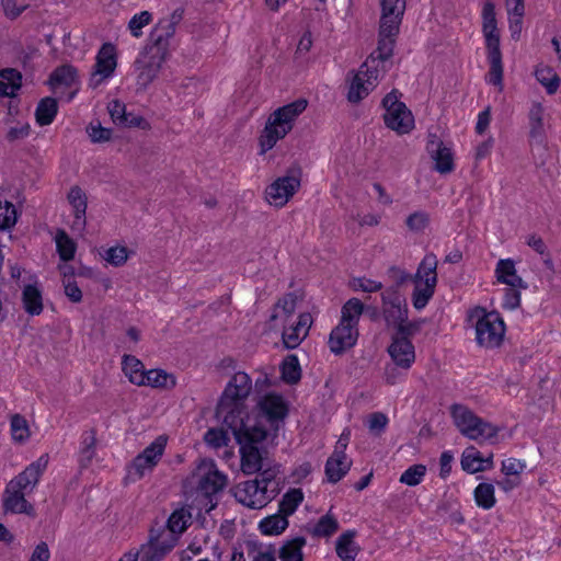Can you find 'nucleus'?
Masks as SVG:
<instances>
[{
  "label": "nucleus",
  "mask_w": 561,
  "mask_h": 561,
  "mask_svg": "<svg viewBox=\"0 0 561 561\" xmlns=\"http://www.w3.org/2000/svg\"><path fill=\"white\" fill-rule=\"evenodd\" d=\"M58 101L51 96L39 100L35 108V119L39 126L50 125L58 114Z\"/></svg>",
  "instance_id": "nucleus-30"
},
{
  "label": "nucleus",
  "mask_w": 561,
  "mask_h": 561,
  "mask_svg": "<svg viewBox=\"0 0 561 561\" xmlns=\"http://www.w3.org/2000/svg\"><path fill=\"white\" fill-rule=\"evenodd\" d=\"M304 501L301 489L288 490L279 501L278 512L288 519Z\"/></svg>",
  "instance_id": "nucleus-38"
},
{
  "label": "nucleus",
  "mask_w": 561,
  "mask_h": 561,
  "mask_svg": "<svg viewBox=\"0 0 561 561\" xmlns=\"http://www.w3.org/2000/svg\"><path fill=\"white\" fill-rule=\"evenodd\" d=\"M169 50V44L164 43L157 33H150L148 43L134 62L137 75V84L142 89L157 78Z\"/></svg>",
  "instance_id": "nucleus-3"
},
{
  "label": "nucleus",
  "mask_w": 561,
  "mask_h": 561,
  "mask_svg": "<svg viewBox=\"0 0 561 561\" xmlns=\"http://www.w3.org/2000/svg\"><path fill=\"white\" fill-rule=\"evenodd\" d=\"M381 32L398 35L407 9V0H380Z\"/></svg>",
  "instance_id": "nucleus-13"
},
{
  "label": "nucleus",
  "mask_w": 561,
  "mask_h": 561,
  "mask_svg": "<svg viewBox=\"0 0 561 561\" xmlns=\"http://www.w3.org/2000/svg\"><path fill=\"white\" fill-rule=\"evenodd\" d=\"M204 440L214 448L227 446L230 438L224 428H209L204 436Z\"/></svg>",
  "instance_id": "nucleus-56"
},
{
  "label": "nucleus",
  "mask_w": 561,
  "mask_h": 561,
  "mask_svg": "<svg viewBox=\"0 0 561 561\" xmlns=\"http://www.w3.org/2000/svg\"><path fill=\"white\" fill-rule=\"evenodd\" d=\"M373 89L374 87L368 85L360 73H356L351 82L347 100L351 103H358L366 98Z\"/></svg>",
  "instance_id": "nucleus-45"
},
{
  "label": "nucleus",
  "mask_w": 561,
  "mask_h": 561,
  "mask_svg": "<svg viewBox=\"0 0 561 561\" xmlns=\"http://www.w3.org/2000/svg\"><path fill=\"white\" fill-rule=\"evenodd\" d=\"M352 460L342 450H334L333 454L327 459L324 466V473L328 482L335 484L341 481L350 471Z\"/></svg>",
  "instance_id": "nucleus-21"
},
{
  "label": "nucleus",
  "mask_w": 561,
  "mask_h": 561,
  "mask_svg": "<svg viewBox=\"0 0 561 561\" xmlns=\"http://www.w3.org/2000/svg\"><path fill=\"white\" fill-rule=\"evenodd\" d=\"M302 170L300 165L293 164L286 174L277 178L265 188V199L268 204L283 207L298 192L301 185Z\"/></svg>",
  "instance_id": "nucleus-7"
},
{
  "label": "nucleus",
  "mask_w": 561,
  "mask_h": 561,
  "mask_svg": "<svg viewBox=\"0 0 561 561\" xmlns=\"http://www.w3.org/2000/svg\"><path fill=\"white\" fill-rule=\"evenodd\" d=\"M388 424V417L382 412H374L369 416L368 427L371 433L379 436L385 432Z\"/></svg>",
  "instance_id": "nucleus-64"
},
{
  "label": "nucleus",
  "mask_w": 561,
  "mask_h": 561,
  "mask_svg": "<svg viewBox=\"0 0 561 561\" xmlns=\"http://www.w3.org/2000/svg\"><path fill=\"white\" fill-rule=\"evenodd\" d=\"M378 60H376L373 57H368L365 62L360 66L359 71L357 73H360V76L366 80L368 85L376 87L379 70L375 64Z\"/></svg>",
  "instance_id": "nucleus-57"
},
{
  "label": "nucleus",
  "mask_w": 561,
  "mask_h": 561,
  "mask_svg": "<svg viewBox=\"0 0 561 561\" xmlns=\"http://www.w3.org/2000/svg\"><path fill=\"white\" fill-rule=\"evenodd\" d=\"M426 474V466L416 463L410 466L400 477L399 481L409 486L419 485Z\"/></svg>",
  "instance_id": "nucleus-50"
},
{
  "label": "nucleus",
  "mask_w": 561,
  "mask_h": 561,
  "mask_svg": "<svg viewBox=\"0 0 561 561\" xmlns=\"http://www.w3.org/2000/svg\"><path fill=\"white\" fill-rule=\"evenodd\" d=\"M288 519L279 512L267 517H264L259 523V530L266 536H278L283 534L288 527Z\"/></svg>",
  "instance_id": "nucleus-35"
},
{
  "label": "nucleus",
  "mask_w": 561,
  "mask_h": 561,
  "mask_svg": "<svg viewBox=\"0 0 561 561\" xmlns=\"http://www.w3.org/2000/svg\"><path fill=\"white\" fill-rule=\"evenodd\" d=\"M357 531L348 529L341 534L335 541V552L342 561H355L360 548L355 542Z\"/></svg>",
  "instance_id": "nucleus-25"
},
{
  "label": "nucleus",
  "mask_w": 561,
  "mask_h": 561,
  "mask_svg": "<svg viewBox=\"0 0 561 561\" xmlns=\"http://www.w3.org/2000/svg\"><path fill=\"white\" fill-rule=\"evenodd\" d=\"M184 9L178 8L171 14V20L163 23H159L151 33H157L158 36H161L164 43L169 44V39L175 33V25L183 19Z\"/></svg>",
  "instance_id": "nucleus-44"
},
{
  "label": "nucleus",
  "mask_w": 561,
  "mask_h": 561,
  "mask_svg": "<svg viewBox=\"0 0 561 561\" xmlns=\"http://www.w3.org/2000/svg\"><path fill=\"white\" fill-rule=\"evenodd\" d=\"M405 225L410 231L423 232L430 225V215L424 210L414 211L407 217Z\"/></svg>",
  "instance_id": "nucleus-52"
},
{
  "label": "nucleus",
  "mask_w": 561,
  "mask_h": 561,
  "mask_svg": "<svg viewBox=\"0 0 561 561\" xmlns=\"http://www.w3.org/2000/svg\"><path fill=\"white\" fill-rule=\"evenodd\" d=\"M23 85L22 72L15 68L0 69V98H15Z\"/></svg>",
  "instance_id": "nucleus-23"
},
{
  "label": "nucleus",
  "mask_w": 561,
  "mask_h": 561,
  "mask_svg": "<svg viewBox=\"0 0 561 561\" xmlns=\"http://www.w3.org/2000/svg\"><path fill=\"white\" fill-rule=\"evenodd\" d=\"M122 368L131 383L142 386L147 370L141 360L134 355L125 354L122 359Z\"/></svg>",
  "instance_id": "nucleus-31"
},
{
  "label": "nucleus",
  "mask_w": 561,
  "mask_h": 561,
  "mask_svg": "<svg viewBox=\"0 0 561 561\" xmlns=\"http://www.w3.org/2000/svg\"><path fill=\"white\" fill-rule=\"evenodd\" d=\"M48 465V455H42L37 460L31 462L22 472L15 476L8 484V492L16 489L21 492H31L38 483L42 474Z\"/></svg>",
  "instance_id": "nucleus-12"
},
{
  "label": "nucleus",
  "mask_w": 561,
  "mask_h": 561,
  "mask_svg": "<svg viewBox=\"0 0 561 561\" xmlns=\"http://www.w3.org/2000/svg\"><path fill=\"white\" fill-rule=\"evenodd\" d=\"M364 310L365 305L358 298H351L342 306L341 321L358 328L359 318Z\"/></svg>",
  "instance_id": "nucleus-39"
},
{
  "label": "nucleus",
  "mask_w": 561,
  "mask_h": 561,
  "mask_svg": "<svg viewBox=\"0 0 561 561\" xmlns=\"http://www.w3.org/2000/svg\"><path fill=\"white\" fill-rule=\"evenodd\" d=\"M409 368H402L397 363H389L385 366L383 379L387 385L393 386L399 382L408 371Z\"/></svg>",
  "instance_id": "nucleus-58"
},
{
  "label": "nucleus",
  "mask_w": 561,
  "mask_h": 561,
  "mask_svg": "<svg viewBox=\"0 0 561 561\" xmlns=\"http://www.w3.org/2000/svg\"><path fill=\"white\" fill-rule=\"evenodd\" d=\"M23 308L30 316H39L43 312V296L36 285H25L22 291Z\"/></svg>",
  "instance_id": "nucleus-29"
},
{
  "label": "nucleus",
  "mask_w": 561,
  "mask_h": 561,
  "mask_svg": "<svg viewBox=\"0 0 561 561\" xmlns=\"http://www.w3.org/2000/svg\"><path fill=\"white\" fill-rule=\"evenodd\" d=\"M87 133L94 144H102L111 140L113 130L107 127H103L98 121L96 124L90 123L87 127Z\"/></svg>",
  "instance_id": "nucleus-54"
},
{
  "label": "nucleus",
  "mask_w": 561,
  "mask_h": 561,
  "mask_svg": "<svg viewBox=\"0 0 561 561\" xmlns=\"http://www.w3.org/2000/svg\"><path fill=\"white\" fill-rule=\"evenodd\" d=\"M167 446V437L163 435L158 436L151 444H149L140 455L145 458H149L156 463L161 459Z\"/></svg>",
  "instance_id": "nucleus-53"
},
{
  "label": "nucleus",
  "mask_w": 561,
  "mask_h": 561,
  "mask_svg": "<svg viewBox=\"0 0 561 561\" xmlns=\"http://www.w3.org/2000/svg\"><path fill=\"white\" fill-rule=\"evenodd\" d=\"M482 33L485 41L486 59L490 65L485 76L489 84L503 89V61L501 51V37L495 16V5L486 1L482 9Z\"/></svg>",
  "instance_id": "nucleus-2"
},
{
  "label": "nucleus",
  "mask_w": 561,
  "mask_h": 561,
  "mask_svg": "<svg viewBox=\"0 0 561 561\" xmlns=\"http://www.w3.org/2000/svg\"><path fill=\"white\" fill-rule=\"evenodd\" d=\"M545 108L541 103L534 102L528 112L529 142L546 150V131L543 125Z\"/></svg>",
  "instance_id": "nucleus-17"
},
{
  "label": "nucleus",
  "mask_w": 561,
  "mask_h": 561,
  "mask_svg": "<svg viewBox=\"0 0 561 561\" xmlns=\"http://www.w3.org/2000/svg\"><path fill=\"white\" fill-rule=\"evenodd\" d=\"M388 353L393 363L402 368H410L415 359L414 345L410 339H402L393 335Z\"/></svg>",
  "instance_id": "nucleus-19"
},
{
  "label": "nucleus",
  "mask_w": 561,
  "mask_h": 561,
  "mask_svg": "<svg viewBox=\"0 0 561 561\" xmlns=\"http://www.w3.org/2000/svg\"><path fill=\"white\" fill-rule=\"evenodd\" d=\"M495 276L499 283L510 287L527 289L528 284L516 273L515 262L512 259H501L495 268Z\"/></svg>",
  "instance_id": "nucleus-22"
},
{
  "label": "nucleus",
  "mask_w": 561,
  "mask_h": 561,
  "mask_svg": "<svg viewBox=\"0 0 561 561\" xmlns=\"http://www.w3.org/2000/svg\"><path fill=\"white\" fill-rule=\"evenodd\" d=\"M450 411L457 428L469 439H492L497 436L499 428L496 426L485 422L467 407L455 403Z\"/></svg>",
  "instance_id": "nucleus-5"
},
{
  "label": "nucleus",
  "mask_w": 561,
  "mask_h": 561,
  "mask_svg": "<svg viewBox=\"0 0 561 561\" xmlns=\"http://www.w3.org/2000/svg\"><path fill=\"white\" fill-rule=\"evenodd\" d=\"M68 201L73 207V214L76 220H81L82 225L85 224L87 213V197L83 191L79 186H73L68 193Z\"/></svg>",
  "instance_id": "nucleus-42"
},
{
  "label": "nucleus",
  "mask_w": 561,
  "mask_h": 561,
  "mask_svg": "<svg viewBox=\"0 0 561 561\" xmlns=\"http://www.w3.org/2000/svg\"><path fill=\"white\" fill-rule=\"evenodd\" d=\"M104 259L114 266H122L128 259L126 247H112L105 251Z\"/></svg>",
  "instance_id": "nucleus-59"
},
{
  "label": "nucleus",
  "mask_w": 561,
  "mask_h": 561,
  "mask_svg": "<svg viewBox=\"0 0 561 561\" xmlns=\"http://www.w3.org/2000/svg\"><path fill=\"white\" fill-rule=\"evenodd\" d=\"M469 319H476V341L480 346L495 348L502 344L505 323L497 311L488 312L483 307H476L470 311Z\"/></svg>",
  "instance_id": "nucleus-4"
},
{
  "label": "nucleus",
  "mask_w": 561,
  "mask_h": 561,
  "mask_svg": "<svg viewBox=\"0 0 561 561\" xmlns=\"http://www.w3.org/2000/svg\"><path fill=\"white\" fill-rule=\"evenodd\" d=\"M473 497L478 507L491 510L496 503L494 485L488 482L479 483L473 491Z\"/></svg>",
  "instance_id": "nucleus-37"
},
{
  "label": "nucleus",
  "mask_w": 561,
  "mask_h": 561,
  "mask_svg": "<svg viewBox=\"0 0 561 561\" xmlns=\"http://www.w3.org/2000/svg\"><path fill=\"white\" fill-rule=\"evenodd\" d=\"M157 465L158 463L151 461L148 457L145 458L138 454L128 466L127 479L131 480L133 482L138 481L144 478L147 470H153Z\"/></svg>",
  "instance_id": "nucleus-43"
},
{
  "label": "nucleus",
  "mask_w": 561,
  "mask_h": 561,
  "mask_svg": "<svg viewBox=\"0 0 561 561\" xmlns=\"http://www.w3.org/2000/svg\"><path fill=\"white\" fill-rule=\"evenodd\" d=\"M116 66L115 45L110 42L102 44L95 57L94 71L91 75L89 85L95 89L104 79L113 76Z\"/></svg>",
  "instance_id": "nucleus-11"
},
{
  "label": "nucleus",
  "mask_w": 561,
  "mask_h": 561,
  "mask_svg": "<svg viewBox=\"0 0 561 561\" xmlns=\"http://www.w3.org/2000/svg\"><path fill=\"white\" fill-rule=\"evenodd\" d=\"M397 36L382 33L381 24L379 23L378 45L369 56L381 62L389 60L393 55Z\"/></svg>",
  "instance_id": "nucleus-36"
},
{
  "label": "nucleus",
  "mask_w": 561,
  "mask_h": 561,
  "mask_svg": "<svg viewBox=\"0 0 561 561\" xmlns=\"http://www.w3.org/2000/svg\"><path fill=\"white\" fill-rule=\"evenodd\" d=\"M436 268H437V259L434 253L426 254L417 266V270H420L422 272V275L424 277V283L426 282L427 278L430 279L433 276H435V278H437Z\"/></svg>",
  "instance_id": "nucleus-61"
},
{
  "label": "nucleus",
  "mask_w": 561,
  "mask_h": 561,
  "mask_svg": "<svg viewBox=\"0 0 561 561\" xmlns=\"http://www.w3.org/2000/svg\"><path fill=\"white\" fill-rule=\"evenodd\" d=\"M520 289L519 287H510L504 290V298L502 307L506 310H515L520 306Z\"/></svg>",
  "instance_id": "nucleus-63"
},
{
  "label": "nucleus",
  "mask_w": 561,
  "mask_h": 561,
  "mask_svg": "<svg viewBox=\"0 0 561 561\" xmlns=\"http://www.w3.org/2000/svg\"><path fill=\"white\" fill-rule=\"evenodd\" d=\"M280 378L287 385H296L301 379V367L299 359L295 354H288L284 357L279 366Z\"/></svg>",
  "instance_id": "nucleus-32"
},
{
  "label": "nucleus",
  "mask_w": 561,
  "mask_h": 561,
  "mask_svg": "<svg viewBox=\"0 0 561 561\" xmlns=\"http://www.w3.org/2000/svg\"><path fill=\"white\" fill-rule=\"evenodd\" d=\"M152 15L148 11H141L138 14H135L129 23L128 27L135 37L141 36V28L146 25H148L151 22Z\"/></svg>",
  "instance_id": "nucleus-60"
},
{
  "label": "nucleus",
  "mask_w": 561,
  "mask_h": 561,
  "mask_svg": "<svg viewBox=\"0 0 561 561\" xmlns=\"http://www.w3.org/2000/svg\"><path fill=\"white\" fill-rule=\"evenodd\" d=\"M78 82V69L69 64L56 67L48 77L46 84L51 91L58 87L70 88Z\"/></svg>",
  "instance_id": "nucleus-24"
},
{
  "label": "nucleus",
  "mask_w": 561,
  "mask_h": 561,
  "mask_svg": "<svg viewBox=\"0 0 561 561\" xmlns=\"http://www.w3.org/2000/svg\"><path fill=\"white\" fill-rule=\"evenodd\" d=\"M96 451V430L85 431L81 436L78 462L81 469L88 468Z\"/></svg>",
  "instance_id": "nucleus-28"
},
{
  "label": "nucleus",
  "mask_w": 561,
  "mask_h": 561,
  "mask_svg": "<svg viewBox=\"0 0 561 561\" xmlns=\"http://www.w3.org/2000/svg\"><path fill=\"white\" fill-rule=\"evenodd\" d=\"M55 241L59 259L64 262L73 260L77 244L65 230L57 231Z\"/></svg>",
  "instance_id": "nucleus-40"
},
{
  "label": "nucleus",
  "mask_w": 561,
  "mask_h": 561,
  "mask_svg": "<svg viewBox=\"0 0 561 561\" xmlns=\"http://www.w3.org/2000/svg\"><path fill=\"white\" fill-rule=\"evenodd\" d=\"M437 278L435 276L427 278L424 285L414 286L412 293V305L416 310H422L435 294Z\"/></svg>",
  "instance_id": "nucleus-33"
},
{
  "label": "nucleus",
  "mask_w": 561,
  "mask_h": 561,
  "mask_svg": "<svg viewBox=\"0 0 561 561\" xmlns=\"http://www.w3.org/2000/svg\"><path fill=\"white\" fill-rule=\"evenodd\" d=\"M359 333L358 328L350 323H343L340 320L339 324L331 331L329 336V347L334 355H342L347 350L355 346Z\"/></svg>",
  "instance_id": "nucleus-15"
},
{
  "label": "nucleus",
  "mask_w": 561,
  "mask_h": 561,
  "mask_svg": "<svg viewBox=\"0 0 561 561\" xmlns=\"http://www.w3.org/2000/svg\"><path fill=\"white\" fill-rule=\"evenodd\" d=\"M425 323V319H417L409 321V318L396 327V336L402 339H410L421 331L422 325Z\"/></svg>",
  "instance_id": "nucleus-55"
},
{
  "label": "nucleus",
  "mask_w": 561,
  "mask_h": 561,
  "mask_svg": "<svg viewBox=\"0 0 561 561\" xmlns=\"http://www.w3.org/2000/svg\"><path fill=\"white\" fill-rule=\"evenodd\" d=\"M307 100L298 99L278 107L271 116L275 118V122L280 123L282 126L293 127V122L307 108Z\"/></svg>",
  "instance_id": "nucleus-27"
},
{
  "label": "nucleus",
  "mask_w": 561,
  "mask_h": 561,
  "mask_svg": "<svg viewBox=\"0 0 561 561\" xmlns=\"http://www.w3.org/2000/svg\"><path fill=\"white\" fill-rule=\"evenodd\" d=\"M168 379H171L172 386L175 385L174 378L163 369H150L146 373L142 386H150L153 388L168 387Z\"/></svg>",
  "instance_id": "nucleus-51"
},
{
  "label": "nucleus",
  "mask_w": 561,
  "mask_h": 561,
  "mask_svg": "<svg viewBox=\"0 0 561 561\" xmlns=\"http://www.w3.org/2000/svg\"><path fill=\"white\" fill-rule=\"evenodd\" d=\"M399 96L401 93L393 89L382 99L381 105L386 111L383 122L388 128L398 134H408L414 127V118L407 105L399 101Z\"/></svg>",
  "instance_id": "nucleus-6"
},
{
  "label": "nucleus",
  "mask_w": 561,
  "mask_h": 561,
  "mask_svg": "<svg viewBox=\"0 0 561 561\" xmlns=\"http://www.w3.org/2000/svg\"><path fill=\"white\" fill-rule=\"evenodd\" d=\"M192 514L185 508L175 510L168 518V527L172 533L182 534L190 525Z\"/></svg>",
  "instance_id": "nucleus-47"
},
{
  "label": "nucleus",
  "mask_w": 561,
  "mask_h": 561,
  "mask_svg": "<svg viewBox=\"0 0 561 561\" xmlns=\"http://www.w3.org/2000/svg\"><path fill=\"white\" fill-rule=\"evenodd\" d=\"M306 542V538L302 536L287 540L279 549V559L282 561H304L302 548Z\"/></svg>",
  "instance_id": "nucleus-34"
},
{
  "label": "nucleus",
  "mask_w": 561,
  "mask_h": 561,
  "mask_svg": "<svg viewBox=\"0 0 561 561\" xmlns=\"http://www.w3.org/2000/svg\"><path fill=\"white\" fill-rule=\"evenodd\" d=\"M339 526L337 519L329 512L319 518L311 534L314 537H330L337 531Z\"/></svg>",
  "instance_id": "nucleus-46"
},
{
  "label": "nucleus",
  "mask_w": 561,
  "mask_h": 561,
  "mask_svg": "<svg viewBox=\"0 0 561 561\" xmlns=\"http://www.w3.org/2000/svg\"><path fill=\"white\" fill-rule=\"evenodd\" d=\"M382 319L388 328H393L408 319L409 308L405 298L394 289L381 293Z\"/></svg>",
  "instance_id": "nucleus-10"
},
{
  "label": "nucleus",
  "mask_w": 561,
  "mask_h": 561,
  "mask_svg": "<svg viewBox=\"0 0 561 561\" xmlns=\"http://www.w3.org/2000/svg\"><path fill=\"white\" fill-rule=\"evenodd\" d=\"M174 548L173 540H162V542L154 543V539L148 538V541L141 545L140 561H161L163 560Z\"/></svg>",
  "instance_id": "nucleus-26"
},
{
  "label": "nucleus",
  "mask_w": 561,
  "mask_h": 561,
  "mask_svg": "<svg viewBox=\"0 0 561 561\" xmlns=\"http://www.w3.org/2000/svg\"><path fill=\"white\" fill-rule=\"evenodd\" d=\"M10 427L13 440L24 443L30 437V427L23 415L19 413L13 414L11 416Z\"/></svg>",
  "instance_id": "nucleus-48"
},
{
  "label": "nucleus",
  "mask_w": 561,
  "mask_h": 561,
  "mask_svg": "<svg viewBox=\"0 0 561 561\" xmlns=\"http://www.w3.org/2000/svg\"><path fill=\"white\" fill-rule=\"evenodd\" d=\"M460 465L463 471L471 474L490 470L493 468V454L483 457L474 446H469L461 455Z\"/></svg>",
  "instance_id": "nucleus-20"
},
{
  "label": "nucleus",
  "mask_w": 561,
  "mask_h": 561,
  "mask_svg": "<svg viewBox=\"0 0 561 561\" xmlns=\"http://www.w3.org/2000/svg\"><path fill=\"white\" fill-rule=\"evenodd\" d=\"M256 409L257 411L255 413H249L247 409L245 412L252 417H257L260 422H262V419H265L270 428L275 433L279 431L280 424L284 423L289 413L288 403L285 401L284 397L277 392H270L261 397L257 401ZM261 424L264 425L263 423Z\"/></svg>",
  "instance_id": "nucleus-8"
},
{
  "label": "nucleus",
  "mask_w": 561,
  "mask_h": 561,
  "mask_svg": "<svg viewBox=\"0 0 561 561\" xmlns=\"http://www.w3.org/2000/svg\"><path fill=\"white\" fill-rule=\"evenodd\" d=\"M426 149L431 158L435 161V171L440 174H447L454 171V153L435 134H430Z\"/></svg>",
  "instance_id": "nucleus-16"
},
{
  "label": "nucleus",
  "mask_w": 561,
  "mask_h": 561,
  "mask_svg": "<svg viewBox=\"0 0 561 561\" xmlns=\"http://www.w3.org/2000/svg\"><path fill=\"white\" fill-rule=\"evenodd\" d=\"M251 390V377L244 371L236 373L221 393L215 412L239 445L241 471L245 476L261 471L268 454L263 445L268 435L267 428L257 417L245 412V400Z\"/></svg>",
  "instance_id": "nucleus-1"
},
{
  "label": "nucleus",
  "mask_w": 561,
  "mask_h": 561,
  "mask_svg": "<svg viewBox=\"0 0 561 561\" xmlns=\"http://www.w3.org/2000/svg\"><path fill=\"white\" fill-rule=\"evenodd\" d=\"M537 81L546 88L548 94H554L560 85V78L557 72L548 66L539 67L535 71Z\"/></svg>",
  "instance_id": "nucleus-41"
},
{
  "label": "nucleus",
  "mask_w": 561,
  "mask_h": 561,
  "mask_svg": "<svg viewBox=\"0 0 561 561\" xmlns=\"http://www.w3.org/2000/svg\"><path fill=\"white\" fill-rule=\"evenodd\" d=\"M271 492L272 495H267V490L262 489L261 483L254 479L245 481L236 497L243 505L255 510L265 506L279 492L278 484Z\"/></svg>",
  "instance_id": "nucleus-14"
},
{
  "label": "nucleus",
  "mask_w": 561,
  "mask_h": 561,
  "mask_svg": "<svg viewBox=\"0 0 561 561\" xmlns=\"http://www.w3.org/2000/svg\"><path fill=\"white\" fill-rule=\"evenodd\" d=\"M198 490L211 501V496L222 491L228 482L225 473L217 469L213 459L204 458L197 466Z\"/></svg>",
  "instance_id": "nucleus-9"
},
{
  "label": "nucleus",
  "mask_w": 561,
  "mask_h": 561,
  "mask_svg": "<svg viewBox=\"0 0 561 561\" xmlns=\"http://www.w3.org/2000/svg\"><path fill=\"white\" fill-rule=\"evenodd\" d=\"M280 468L282 466L274 461L264 462V467L256 472L259 476L255 478L261 483L262 489L267 490L268 485L282 473Z\"/></svg>",
  "instance_id": "nucleus-49"
},
{
  "label": "nucleus",
  "mask_w": 561,
  "mask_h": 561,
  "mask_svg": "<svg viewBox=\"0 0 561 561\" xmlns=\"http://www.w3.org/2000/svg\"><path fill=\"white\" fill-rule=\"evenodd\" d=\"M2 506L4 514H25L31 517L36 515L34 506L25 499V493L16 489L8 492V486H5Z\"/></svg>",
  "instance_id": "nucleus-18"
},
{
  "label": "nucleus",
  "mask_w": 561,
  "mask_h": 561,
  "mask_svg": "<svg viewBox=\"0 0 561 561\" xmlns=\"http://www.w3.org/2000/svg\"><path fill=\"white\" fill-rule=\"evenodd\" d=\"M107 110L113 123L122 126V123L126 121V105L119 100H113L108 103Z\"/></svg>",
  "instance_id": "nucleus-62"
}]
</instances>
